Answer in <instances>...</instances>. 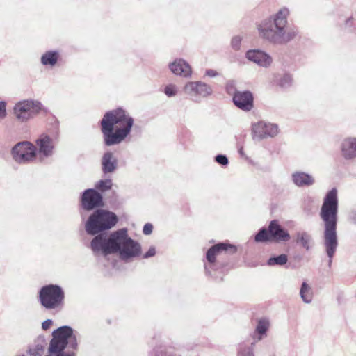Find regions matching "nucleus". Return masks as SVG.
<instances>
[{
	"instance_id": "f257e3e1",
	"label": "nucleus",
	"mask_w": 356,
	"mask_h": 356,
	"mask_svg": "<svg viewBox=\"0 0 356 356\" xmlns=\"http://www.w3.org/2000/svg\"><path fill=\"white\" fill-rule=\"evenodd\" d=\"M94 252H102L104 256L118 254L120 259L129 261L141 255L140 244L132 239L127 228H121L111 232L108 236L98 235L90 241Z\"/></svg>"
},
{
	"instance_id": "f03ea898",
	"label": "nucleus",
	"mask_w": 356,
	"mask_h": 356,
	"mask_svg": "<svg viewBox=\"0 0 356 356\" xmlns=\"http://www.w3.org/2000/svg\"><path fill=\"white\" fill-rule=\"evenodd\" d=\"M339 200L337 190L333 188L325 194L319 216L324 222L323 245L328 257V266L331 267L332 259L337 252L339 242L337 232Z\"/></svg>"
},
{
	"instance_id": "7ed1b4c3",
	"label": "nucleus",
	"mask_w": 356,
	"mask_h": 356,
	"mask_svg": "<svg viewBox=\"0 0 356 356\" xmlns=\"http://www.w3.org/2000/svg\"><path fill=\"white\" fill-rule=\"evenodd\" d=\"M134 119L124 108L119 107L106 112L100 121L104 145H118L130 135Z\"/></svg>"
},
{
	"instance_id": "20e7f679",
	"label": "nucleus",
	"mask_w": 356,
	"mask_h": 356,
	"mask_svg": "<svg viewBox=\"0 0 356 356\" xmlns=\"http://www.w3.org/2000/svg\"><path fill=\"white\" fill-rule=\"evenodd\" d=\"M289 10L283 7L275 14L257 24L259 36L270 43L282 45L289 43L298 36L299 31L296 26L288 24Z\"/></svg>"
},
{
	"instance_id": "39448f33",
	"label": "nucleus",
	"mask_w": 356,
	"mask_h": 356,
	"mask_svg": "<svg viewBox=\"0 0 356 356\" xmlns=\"http://www.w3.org/2000/svg\"><path fill=\"white\" fill-rule=\"evenodd\" d=\"M236 246L226 242H220L212 245L207 251L205 259L204 260L206 275L211 277L216 282H221L222 277L218 276L216 273L221 266V264L217 261L216 257L222 252L232 254L236 252Z\"/></svg>"
},
{
	"instance_id": "423d86ee",
	"label": "nucleus",
	"mask_w": 356,
	"mask_h": 356,
	"mask_svg": "<svg viewBox=\"0 0 356 356\" xmlns=\"http://www.w3.org/2000/svg\"><path fill=\"white\" fill-rule=\"evenodd\" d=\"M52 336L49 348L50 353H56L57 356H74L72 354L61 353L67 344L73 348L76 346V338L70 327L62 326L54 331Z\"/></svg>"
},
{
	"instance_id": "0eeeda50",
	"label": "nucleus",
	"mask_w": 356,
	"mask_h": 356,
	"mask_svg": "<svg viewBox=\"0 0 356 356\" xmlns=\"http://www.w3.org/2000/svg\"><path fill=\"white\" fill-rule=\"evenodd\" d=\"M40 300L42 305L47 309L60 311L64 305V292L57 285L43 286L40 291Z\"/></svg>"
},
{
	"instance_id": "6e6552de",
	"label": "nucleus",
	"mask_w": 356,
	"mask_h": 356,
	"mask_svg": "<svg viewBox=\"0 0 356 356\" xmlns=\"http://www.w3.org/2000/svg\"><path fill=\"white\" fill-rule=\"evenodd\" d=\"M118 221V218L113 212L97 209L90 215V235L112 228Z\"/></svg>"
},
{
	"instance_id": "1a4fd4ad",
	"label": "nucleus",
	"mask_w": 356,
	"mask_h": 356,
	"mask_svg": "<svg viewBox=\"0 0 356 356\" xmlns=\"http://www.w3.org/2000/svg\"><path fill=\"white\" fill-rule=\"evenodd\" d=\"M270 327L269 320L266 318H261L257 321L254 332L252 334L254 341L250 343L243 341L238 344V356H254L253 348L257 341L262 340L266 337L267 332Z\"/></svg>"
},
{
	"instance_id": "9d476101",
	"label": "nucleus",
	"mask_w": 356,
	"mask_h": 356,
	"mask_svg": "<svg viewBox=\"0 0 356 356\" xmlns=\"http://www.w3.org/2000/svg\"><path fill=\"white\" fill-rule=\"evenodd\" d=\"M42 108L38 101L24 100L17 103L13 108L15 118L20 122H26L36 115Z\"/></svg>"
},
{
	"instance_id": "9b49d317",
	"label": "nucleus",
	"mask_w": 356,
	"mask_h": 356,
	"mask_svg": "<svg viewBox=\"0 0 356 356\" xmlns=\"http://www.w3.org/2000/svg\"><path fill=\"white\" fill-rule=\"evenodd\" d=\"M183 90L189 99L195 103L201 102L202 99L208 97L213 92L211 86L199 81L187 82Z\"/></svg>"
},
{
	"instance_id": "f8f14e48",
	"label": "nucleus",
	"mask_w": 356,
	"mask_h": 356,
	"mask_svg": "<svg viewBox=\"0 0 356 356\" xmlns=\"http://www.w3.org/2000/svg\"><path fill=\"white\" fill-rule=\"evenodd\" d=\"M12 154L17 163H26L35 158L36 147L30 142H20L13 147Z\"/></svg>"
},
{
	"instance_id": "ddd939ff",
	"label": "nucleus",
	"mask_w": 356,
	"mask_h": 356,
	"mask_svg": "<svg viewBox=\"0 0 356 356\" xmlns=\"http://www.w3.org/2000/svg\"><path fill=\"white\" fill-rule=\"evenodd\" d=\"M252 131L254 139L261 140L277 136L279 129L275 124L259 121L252 124Z\"/></svg>"
},
{
	"instance_id": "4468645a",
	"label": "nucleus",
	"mask_w": 356,
	"mask_h": 356,
	"mask_svg": "<svg viewBox=\"0 0 356 356\" xmlns=\"http://www.w3.org/2000/svg\"><path fill=\"white\" fill-rule=\"evenodd\" d=\"M232 102L238 108L245 112H249L254 108V95L250 90L234 92Z\"/></svg>"
},
{
	"instance_id": "2eb2a0df",
	"label": "nucleus",
	"mask_w": 356,
	"mask_h": 356,
	"mask_svg": "<svg viewBox=\"0 0 356 356\" xmlns=\"http://www.w3.org/2000/svg\"><path fill=\"white\" fill-rule=\"evenodd\" d=\"M245 57L248 60L254 62L263 67H269L273 62V59L269 54L259 49L248 50L245 54Z\"/></svg>"
},
{
	"instance_id": "dca6fc26",
	"label": "nucleus",
	"mask_w": 356,
	"mask_h": 356,
	"mask_svg": "<svg viewBox=\"0 0 356 356\" xmlns=\"http://www.w3.org/2000/svg\"><path fill=\"white\" fill-rule=\"evenodd\" d=\"M36 151L41 157H49L53 154L54 140L46 134H42L35 141Z\"/></svg>"
},
{
	"instance_id": "f3484780",
	"label": "nucleus",
	"mask_w": 356,
	"mask_h": 356,
	"mask_svg": "<svg viewBox=\"0 0 356 356\" xmlns=\"http://www.w3.org/2000/svg\"><path fill=\"white\" fill-rule=\"evenodd\" d=\"M268 228L272 241L286 243L290 240L291 236L289 233L279 224L277 220H271L269 223Z\"/></svg>"
},
{
	"instance_id": "a211bd4d",
	"label": "nucleus",
	"mask_w": 356,
	"mask_h": 356,
	"mask_svg": "<svg viewBox=\"0 0 356 356\" xmlns=\"http://www.w3.org/2000/svg\"><path fill=\"white\" fill-rule=\"evenodd\" d=\"M170 70L175 75L189 77L192 74L190 65L182 58H177L168 65Z\"/></svg>"
},
{
	"instance_id": "6ab92c4d",
	"label": "nucleus",
	"mask_w": 356,
	"mask_h": 356,
	"mask_svg": "<svg viewBox=\"0 0 356 356\" xmlns=\"http://www.w3.org/2000/svg\"><path fill=\"white\" fill-rule=\"evenodd\" d=\"M340 149L341 155L346 160L356 159V137L345 138L341 143Z\"/></svg>"
},
{
	"instance_id": "aec40b11",
	"label": "nucleus",
	"mask_w": 356,
	"mask_h": 356,
	"mask_svg": "<svg viewBox=\"0 0 356 356\" xmlns=\"http://www.w3.org/2000/svg\"><path fill=\"white\" fill-rule=\"evenodd\" d=\"M118 165V159L112 152L108 151L104 153L101 159V166L104 175L114 172Z\"/></svg>"
},
{
	"instance_id": "412c9836",
	"label": "nucleus",
	"mask_w": 356,
	"mask_h": 356,
	"mask_svg": "<svg viewBox=\"0 0 356 356\" xmlns=\"http://www.w3.org/2000/svg\"><path fill=\"white\" fill-rule=\"evenodd\" d=\"M291 181L298 187H309L315 183L312 175L302 171L293 172L291 174Z\"/></svg>"
},
{
	"instance_id": "4be33fe9",
	"label": "nucleus",
	"mask_w": 356,
	"mask_h": 356,
	"mask_svg": "<svg viewBox=\"0 0 356 356\" xmlns=\"http://www.w3.org/2000/svg\"><path fill=\"white\" fill-rule=\"evenodd\" d=\"M80 213L84 223L85 233L89 234V188L83 193Z\"/></svg>"
},
{
	"instance_id": "5701e85b",
	"label": "nucleus",
	"mask_w": 356,
	"mask_h": 356,
	"mask_svg": "<svg viewBox=\"0 0 356 356\" xmlns=\"http://www.w3.org/2000/svg\"><path fill=\"white\" fill-rule=\"evenodd\" d=\"M295 241L306 250H309L312 248V237L310 234L305 231L297 232Z\"/></svg>"
},
{
	"instance_id": "b1692460",
	"label": "nucleus",
	"mask_w": 356,
	"mask_h": 356,
	"mask_svg": "<svg viewBox=\"0 0 356 356\" xmlns=\"http://www.w3.org/2000/svg\"><path fill=\"white\" fill-rule=\"evenodd\" d=\"M104 206V202L102 193L96 189L90 188V210L101 208Z\"/></svg>"
},
{
	"instance_id": "393cba45",
	"label": "nucleus",
	"mask_w": 356,
	"mask_h": 356,
	"mask_svg": "<svg viewBox=\"0 0 356 356\" xmlns=\"http://www.w3.org/2000/svg\"><path fill=\"white\" fill-rule=\"evenodd\" d=\"M300 296L302 301L305 303H310L313 298V291L311 286L305 282L302 283Z\"/></svg>"
},
{
	"instance_id": "a878e982",
	"label": "nucleus",
	"mask_w": 356,
	"mask_h": 356,
	"mask_svg": "<svg viewBox=\"0 0 356 356\" xmlns=\"http://www.w3.org/2000/svg\"><path fill=\"white\" fill-rule=\"evenodd\" d=\"M113 186V181L111 179H100L95 184L92 189H96L99 193H102L110 191Z\"/></svg>"
},
{
	"instance_id": "bb28decb",
	"label": "nucleus",
	"mask_w": 356,
	"mask_h": 356,
	"mask_svg": "<svg viewBox=\"0 0 356 356\" xmlns=\"http://www.w3.org/2000/svg\"><path fill=\"white\" fill-rule=\"evenodd\" d=\"M58 58V54L56 51H48L41 57V63L44 65L54 66Z\"/></svg>"
},
{
	"instance_id": "cd10ccee",
	"label": "nucleus",
	"mask_w": 356,
	"mask_h": 356,
	"mask_svg": "<svg viewBox=\"0 0 356 356\" xmlns=\"http://www.w3.org/2000/svg\"><path fill=\"white\" fill-rule=\"evenodd\" d=\"M287 261H288V256L285 254H281L277 256L270 257L267 260V264L269 266H284L287 263Z\"/></svg>"
},
{
	"instance_id": "c85d7f7f",
	"label": "nucleus",
	"mask_w": 356,
	"mask_h": 356,
	"mask_svg": "<svg viewBox=\"0 0 356 356\" xmlns=\"http://www.w3.org/2000/svg\"><path fill=\"white\" fill-rule=\"evenodd\" d=\"M254 241L257 243H265L272 241L269 229L261 228L254 236Z\"/></svg>"
},
{
	"instance_id": "c756f323",
	"label": "nucleus",
	"mask_w": 356,
	"mask_h": 356,
	"mask_svg": "<svg viewBox=\"0 0 356 356\" xmlns=\"http://www.w3.org/2000/svg\"><path fill=\"white\" fill-rule=\"evenodd\" d=\"M196 346V344L194 343H188L185 345L181 346L177 342H172L170 344L165 343V347L172 348L174 350H183L186 351H191L193 350Z\"/></svg>"
},
{
	"instance_id": "7c9ffc66",
	"label": "nucleus",
	"mask_w": 356,
	"mask_h": 356,
	"mask_svg": "<svg viewBox=\"0 0 356 356\" xmlns=\"http://www.w3.org/2000/svg\"><path fill=\"white\" fill-rule=\"evenodd\" d=\"M293 78L290 74L286 73L278 81V85L282 88H289L292 85Z\"/></svg>"
},
{
	"instance_id": "2f4dec72",
	"label": "nucleus",
	"mask_w": 356,
	"mask_h": 356,
	"mask_svg": "<svg viewBox=\"0 0 356 356\" xmlns=\"http://www.w3.org/2000/svg\"><path fill=\"white\" fill-rule=\"evenodd\" d=\"M344 29L356 33V19L352 16L347 18L344 22Z\"/></svg>"
},
{
	"instance_id": "473e14b6",
	"label": "nucleus",
	"mask_w": 356,
	"mask_h": 356,
	"mask_svg": "<svg viewBox=\"0 0 356 356\" xmlns=\"http://www.w3.org/2000/svg\"><path fill=\"white\" fill-rule=\"evenodd\" d=\"M154 351L156 356H182L181 354L175 352L168 351L167 350H163L159 347H155Z\"/></svg>"
},
{
	"instance_id": "72a5a7b5",
	"label": "nucleus",
	"mask_w": 356,
	"mask_h": 356,
	"mask_svg": "<svg viewBox=\"0 0 356 356\" xmlns=\"http://www.w3.org/2000/svg\"><path fill=\"white\" fill-rule=\"evenodd\" d=\"M178 92L177 87L173 84H168L164 88V93L168 97H175Z\"/></svg>"
},
{
	"instance_id": "f704fd0d",
	"label": "nucleus",
	"mask_w": 356,
	"mask_h": 356,
	"mask_svg": "<svg viewBox=\"0 0 356 356\" xmlns=\"http://www.w3.org/2000/svg\"><path fill=\"white\" fill-rule=\"evenodd\" d=\"M242 37L235 35L231 40V47L234 51H239L241 46Z\"/></svg>"
},
{
	"instance_id": "c9c22d12",
	"label": "nucleus",
	"mask_w": 356,
	"mask_h": 356,
	"mask_svg": "<svg viewBox=\"0 0 356 356\" xmlns=\"http://www.w3.org/2000/svg\"><path fill=\"white\" fill-rule=\"evenodd\" d=\"M215 161L222 166H227L229 164V160L225 154H218L215 156Z\"/></svg>"
},
{
	"instance_id": "e433bc0d",
	"label": "nucleus",
	"mask_w": 356,
	"mask_h": 356,
	"mask_svg": "<svg viewBox=\"0 0 356 356\" xmlns=\"http://www.w3.org/2000/svg\"><path fill=\"white\" fill-rule=\"evenodd\" d=\"M7 116L6 103L4 101L0 102V120L5 119Z\"/></svg>"
},
{
	"instance_id": "4c0bfd02",
	"label": "nucleus",
	"mask_w": 356,
	"mask_h": 356,
	"mask_svg": "<svg viewBox=\"0 0 356 356\" xmlns=\"http://www.w3.org/2000/svg\"><path fill=\"white\" fill-rule=\"evenodd\" d=\"M226 91L230 96L233 97L234 92H239L240 90H237L236 89L233 82H229L226 85Z\"/></svg>"
},
{
	"instance_id": "58836bf2",
	"label": "nucleus",
	"mask_w": 356,
	"mask_h": 356,
	"mask_svg": "<svg viewBox=\"0 0 356 356\" xmlns=\"http://www.w3.org/2000/svg\"><path fill=\"white\" fill-rule=\"evenodd\" d=\"M156 254V249L154 246L149 248L147 252H146L142 257L143 259H148L154 257Z\"/></svg>"
},
{
	"instance_id": "ea45409f",
	"label": "nucleus",
	"mask_w": 356,
	"mask_h": 356,
	"mask_svg": "<svg viewBox=\"0 0 356 356\" xmlns=\"http://www.w3.org/2000/svg\"><path fill=\"white\" fill-rule=\"evenodd\" d=\"M153 225L151 223H146L143 229V233L145 235H149L152 233Z\"/></svg>"
},
{
	"instance_id": "a19ab883",
	"label": "nucleus",
	"mask_w": 356,
	"mask_h": 356,
	"mask_svg": "<svg viewBox=\"0 0 356 356\" xmlns=\"http://www.w3.org/2000/svg\"><path fill=\"white\" fill-rule=\"evenodd\" d=\"M52 323L53 322L51 320L47 319L42 323V327L44 330H47L51 327Z\"/></svg>"
},
{
	"instance_id": "79ce46f5",
	"label": "nucleus",
	"mask_w": 356,
	"mask_h": 356,
	"mask_svg": "<svg viewBox=\"0 0 356 356\" xmlns=\"http://www.w3.org/2000/svg\"><path fill=\"white\" fill-rule=\"evenodd\" d=\"M314 202V198L311 196H307L305 197L304 199V205H305V208L306 207V206H309V204H313Z\"/></svg>"
},
{
	"instance_id": "37998d69",
	"label": "nucleus",
	"mask_w": 356,
	"mask_h": 356,
	"mask_svg": "<svg viewBox=\"0 0 356 356\" xmlns=\"http://www.w3.org/2000/svg\"><path fill=\"white\" fill-rule=\"evenodd\" d=\"M205 74L209 77H216L218 75L216 71L211 69L207 70L205 72Z\"/></svg>"
},
{
	"instance_id": "c03bdc74",
	"label": "nucleus",
	"mask_w": 356,
	"mask_h": 356,
	"mask_svg": "<svg viewBox=\"0 0 356 356\" xmlns=\"http://www.w3.org/2000/svg\"><path fill=\"white\" fill-rule=\"evenodd\" d=\"M350 218L352 220V221L356 224V209H353L350 213Z\"/></svg>"
},
{
	"instance_id": "a18cd8bd",
	"label": "nucleus",
	"mask_w": 356,
	"mask_h": 356,
	"mask_svg": "<svg viewBox=\"0 0 356 356\" xmlns=\"http://www.w3.org/2000/svg\"><path fill=\"white\" fill-rule=\"evenodd\" d=\"M29 352L30 355H33V350L30 349L29 350Z\"/></svg>"
},
{
	"instance_id": "49530a36",
	"label": "nucleus",
	"mask_w": 356,
	"mask_h": 356,
	"mask_svg": "<svg viewBox=\"0 0 356 356\" xmlns=\"http://www.w3.org/2000/svg\"><path fill=\"white\" fill-rule=\"evenodd\" d=\"M239 153L241 155H243V149L242 148L239 150Z\"/></svg>"
},
{
	"instance_id": "de8ad7c7",
	"label": "nucleus",
	"mask_w": 356,
	"mask_h": 356,
	"mask_svg": "<svg viewBox=\"0 0 356 356\" xmlns=\"http://www.w3.org/2000/svg\"><path fill=\"white\" fill-rule=\"evenodd\" d=\"M23 356V355H22Z\"/></svg>"
}]
</instances>
